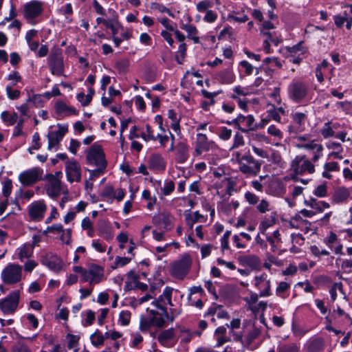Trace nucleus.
<instances>
[{
  "mask_svg": "<svg viewBox=\"0 0 352 352\" xmlns=\"http://www.w3.org/2000/svg\"><path fill=\"white\" fill-rule=\"evenodd\" d=\"M296 147L308 152L314 162H317L323 155L324 146L316 140H311L307 135L296 138Z\"/></svg>",
  "mask_w": 352,
  "mask_h": 352,
  "instance_id": "1",
  "label": "nucleus"
},
{
  "mask_svg": "<svg viewBox=\"0 0 352 352\" xmlns=\"http://www.w3.org/2000/svg\"><path fill=\"white\" fill-rule=\"evenodd\" d=\"M314 163L305 155H296L291 162V169L296 175L313 174L315 172Z\"/></svg>",
  "mask_w": 352,
  "mask_h": 352,
  "instance_id": "2",
  "label": "nucleus"
},
{
  "mask_svg": "<svg viewBox=\"0 0 352 352\" xmlns=\"http://www.w3.org/2000/svg\"><path fill=\"white\" fill-rule=\"evenodd\" d=\"M86 160L87 164L96 166L99 168H105L107 161L104 157V153L100 145L94 144L87 151Z\"/></svg>",
  "mask_w": 352,
  "mask_h": 352,
  "instance_id": "3",
  "label": "nucleus"
},
{
  "mask_svg": "<svg viewBox=\"0 0 352 352\" xmlns=\"http://www.w3.org/2000/svg\"><path fill=\"white\" fill-rule=\"evenodd\" d=\"M191 263L190 256L188 254L183 255L172 264L171 275L177 278L183 279L188 273Z\"/></svg>",
  "mask_w": 352,
  "mask_h": 352,
  "instance_id": "4",
  "label": "nucleus"
},
{
  "mask_svg": "<svg viewBox=\"0 0 352 352\" xmlns=\"http://www.w3.org/2000/svg\"><path fill=\"white\" fill-rule=\"evenodd\" d=\"M308 86L300 80L293 81L288 87V96L295 102H302L307 96Z\"/></svg>",
  "mask_w": 352,
  "mask_h": 352,
  "instance_id": "5",
  "label": "nucleus"
},
{
  "mask_svg": "<svg viewBox=\"0 0 352 352\" xmlns=\"http://www.w3.org/2000/svg\"><path fill=\"white\" fill-rule=\"evenodd\" d=\"M22 278V267L18 264H9L1 272V279L6 284L19 283Z\"/></svg>",
  "mask_w": 352,
  "mask_h": 352,
  "instance_id": "6",
  "label": "nucleus"
},
{
  "mask_svg": "<svg viewBox=\"0 0 352 352\" xmlns=\"http://www.w3.org/2000/svg\"><path fill=\"white\" fill-rule=\"evenodd\" d=\"M226 123L230 125L234 124L239 130L243 133H248L256 128L255 119L252 115L245 116L240 114L232 121H228Z\"/></svg>",
  "mask_w": 352,
  "mask_h": 352,
  "instance_id": "7",
  "label": "nucleus"
},
{
  "mask_svg": "<svg viewBox=\"0 0 352 352\" xmlns=\"http://www.w3.org/2000/svg\"><path fill=\"white\" fill-rule=\"evenodd\" d=\"M19 298V291H13L6 298L0 301V309L5 314H14L18 307Z\"/></svg>",
  "mask_w": 352,
  "mask_h": 352,
  "instance_id": "8",
  "label": "nucleus"
},
{
  "mask_svg": "<svg viewBox=\"0 0 352 352\" xmlns=\"http://www.w3.org/2000/svg\"><path fill=\"white\" fill-rule=\"evenodd\" d=\"M43 170L39 168H32L21 173L19 175V182L25 186H30L41 179Z\"/></svg>",
  "mask_w": 352,
  "mask_h": 352,
  "instance_id": "9",
  "label": "nucleus"
},
{
  "mask_svg": "<svg viewBox=\"0 0 352 352\" xmlns=\"http://www.w3.org/2000/svg\"><path fill=\"white\" fill-rule=\"evenodd\" d=\"M47 63L52 74L61 76L63 74L64 63L60 52H52L47 58Z\"/></svg>",
  "mask_w": 352,
  "mask_h": 352,
  "instance_id": "10",
  "label": "nucleus"
},
{
  "mask_svg": "<svg viewBox=\"0 0 352 352\" xmlns=\"http://www.w3.org/2000/svg\"><path fill=\"white\" fill-rule=\"evenodd\" d=\"M65 173L67 179L70 183L79 182L81 179V167L79 163L74 159L65 162Z\"/></svg>",
  "mask_w": 352,
  "mask_h": 352,
  "instance_id": "11",
  "label": "nucleus"
},
{
  "mask_svg": "<svg viewBox=\"0 0 352 352\" xmlns=\"http://www.w3.org/2000/svg\"><path fill=\"white\" fill-rule=\"evenodd\" d=\"M173 217L169 212L164 211L155 215L153 222L160 230L168 231L173 227Z\"/></svg>",
  "mask_w": 352,
  "mask_h": 352,
  "instance_id": "12",
  "label": "nucleus"
},
{
  "mask_svg": "<svg viewBox=\"0 0 352 352\" xmlns=\"http://www.w3.org/2000/svg\"><path fill=\"white\" fill-rule=\"evenodd\" d=\"M46 210L47 206L43 200L34 201L28 206L29 216L34 221L43 219Z\"/></svg>",
  "mask_w": 352,
  "mask_h": 352,
  "instance_id": "13",
  "label": "nucleus"
},
{
  "mask_svg": "<svg viewBox=\"0 0 352 352\" xmlns=\"http://www.w3.org/2000/svg\"><path fill=\"white\" fill-rule=\"evenodd\" d=\"M86 274L87 281H89L91 285L100 283L104 278L103 268L96 264H90L86 270Z\"/></svg>",
  "mask_w": 352,
  "mask_h": 352,
  "instance_id": "14",
  "label": "nucleus"
},
{
  "mask_svg": "<svg viewBox=\"0 0 352 352\" xmlns=\"http://www.w3.org/2000/svg\"><path fill=\"white\" fill-rule=\"evenodd\" d=\"M254 285L256 289L260 292L259 296L265 297L271 295L270 293V280L268 275L263 273L261 275L254 277Z\"/></svg>",
  "mask_w": 352,
  "mask_h": 352,
  "instance_id": "15",
  "label": "nucleus"
},
{
  "mask_svg": "<svg viewBox=\"0 0 352 352\" xmlns=\"http://www.w3.org/2000/svg\"><path fill=\"white\" fill-rule=\"evenodd\" d=\"M293 124L289 126L290 133H301L305 131V124L307 120V116L305 113L295 112L292 115Z\"/></svg>",
  "mask_w": 352,
  "mask_h": 352,
  "instance_id": "16",
  "label": "nucleus"
},
{
  "mask_svg": "<svg viewBox=\"0 0 352 352\" xmlns=\"http://www.w3.org/2000/svg\"><path fill=\"white\" fill-rule=\"evenodd\" d=\"M43 3L38 1H31L24 6V15L27 19H34L43 12Z\"/></svg>",
  "mask_w": 352,
  "mask_h": 352,
  "instance_id": "17",
  "label": "nucleus"
},
{
  "mask_svg": "<svg viewBox=\"0 0 352 352\" xmlns=\"http://www.w3.org/2000/svg\"><path fill=\"white\" fill-rule=\"evenodd\" d=\"M41 263L47 266L51 270L59 272L61 270L63 263L62 260L56 254L47 253L41 258Z\"/></svg>",
  "mask_w": 352,
  "mask_h": 352,
  "instance_id": "18",
  "label": "nucleus"
},
{
  "mask_svg": "<svg viewBox=\"0 0 352 352\" xmlns=\"http://www.w3.org/2000/svg\"><path fill=\"white\" fill-rule=\"evenodd\" d=\"M173 289L169 287H166L162 294L160 296L157 300H154L152 304L157 308L164 310V306L169 305L173 306L171 301L172 294Z\"/></svg>",
  "mask_w": 352,
  "mask_h": 352,
  "instance_id": "19",
  "label": "nucleus"
},
{
  "mask_svg": "<svg viewBox=\"0 0 352 352\" xmlns=\"http://www.w3.org/2000/svg\"><path fill=\"white\" fill-rule=\"evenodd\" d=\"M351 197L349 188L341 186L337 188L333 192L331 197V202L335 204L346 203Z\"/></svg>",
  "mask_w": 352,
  "mask_h": 352,
  "instance_id": "20",
  "label": "nucleus"
},
{
  "mask_svg": "<svg viewBox=\"0 0 352 352\" xmlns=\"http://www.w3.org/2000/svg\"><path fill=\"white\" fill-rule=\"evenodd\" d=\"M60 179L53 175H50L48 176V183L46 188L47 194L51 197H56L60 195Z\"/></svg>",
  "mask_w": 352,
  "mask_h": 352,
  "instance_id": "21",
  "label": "nucleus"
},
{
  "mask_svg": "<svg viewBox=\"0 0 352 352\" xmlns=\"http://www.w3.org/2000/svg\"><path fill=\"white\" fill-rule=\"evenodd\" d=\"M324 242L336 254H344L342 252L343 246L338 241V236L335 233L331 232L329 236L324 239Z\"/></svg>",
  "mask_w": 352,
  "mask_h": 352,
  "instance_id": "22",
  "label": "nucleus"
},
{
  "mask_svg": "<svg viewBox=\"0 0 352 352\" xmlns=\"http://www.w3.org/2000/svg\"><path fill=\"white\" fill-rule=\"evenodd\" d=\"M192 19L190 16H188V23H181V28L186 31L188 34L187 36L188 38L193 41L195 43H199V37H198L197 35L198 34V30L197 28L190 24V22L191 21Z\"/></svg>",
  "mask_w": 352,
  "mask_h": 352,
  "instance_id": "23",
  "label": "nucleus"
},
{
  "mask_svg": "<svg viewBox=\"0 0 352 352\" xmlns=\"http://www.w3.org/2000/svg\"><path fill=\"white\" fill-rule=\"evenodd\" d=\"M157 340L162 345H166L169 342H176L177 338L175 329L170 328L162 331L159 334Z\"/></svg>",
  "mask_w": 352,
  "mask_h": 352,
  "instance_id": "24",
  "label": "nucleus"
},
{
  "mask_svg": "<svg viewBox=\"0 0 352 352\" xmlns=\"http://www.w3.org/2000/svg\"><path fill=\"white\" fill-rule=\"evenodd\" d=\"M33 246L30 243H24L16 250L17 258L23 262L25 259L30 258L33 255Z\"/></svg>",
  "mask_w": 352,
  "mask_h": 352,
  "instance_id": "25",
  "label": "nucleus"
},
{
  "mask_svg": "<svg viewBox=\"0 0 352 352\" xmlns=\"http://www.w3.org/2000/svg\"><path fill=\"white\" fill-rule=\"evenodd\" d=\"M248 164L242 162L239 165V170L248 176H256L261 170V163H255V164Z\"/></svg>",
  "mask_w": 352,
  "mask_h": 352,
  "instance_id": "26",
  "label": "nucleus"
},
{
  "mask_svg": "<svg viewBox=\"0 0 352 352\" xmlns=\"http://www.w3.org/2000/svg\"><path fill=\"white\" fill-rule=\"evenodd\" d=\"M148 164L151 168L155 170H163L165 168V162L159 153L152 154L148 159Z\"/></svg>",
  "mask_w": 352,
  "mask_h": 352,
  "instance_id": "27",
  "label": "nucleus"
},
{
  "mask_svg": "<svg viewBox=\"0 0 352 352\" xmlns=\"http://www.w3.org/2000/svg\"><path fill=\"white\" fill-rule=\"evenodd\" d=\"M226 324L225 326H221L217 328L214 331V336L217 337V344L216 346H221L226 342L230 341V338L226 336L227 332Z\"/></svg>",
  "mask_w": 352,
  "mask_h": 352,
  "instance_id": "28",
  "label": "nucleus"
},
{
  "mask_svg": "<svg viewBox=\"0 0 352 352\" xmlns=\"http://www.w3.org/2000/svg\"><path fill=\"white\" fill-rule=\"evenodd\" d=\"M210 148L209 143L206 135L203 133L197 134V142L195 148L197 155H201L204 151H208Z\"/></svg>",
  "mask_w": 352,
  "mask_h": 352,
  "instance_id": "29",
  "label": "nucleus"
},
{
  "mask_svg": "<svg viewBox=\"0 0 352 352\" xmlns=\"http://www.w3.org/2000/svg\"><path fill=\"white\" fill-rule=\"evenodd\" d=\"M177 155V161L179 163H184L188 157V148L186 144L183 142L178 143L175 146Z\"/></svg>",
  "mask_w": 352,
  "mask_h": 352,
  "instance_id": "30",
  "label": "nucleus"
},
{
  "mask_svg": "<svg viewBox=\"0 0 352 352\" xmlns=\"http://www.w3.org/2000/svg\"><path fill=\"white\" fill-rule=\"evenodd\" d=\"M239 261L243 265L249 266L252 268H256L261 264L259 258L255 255L241 256Z\"/></svg>",
  "mask_w": 352,
  "mask_h": 352,
  "instance_id": "31",
  "label": "nucleus"
},
{
  "mask_svg": "<svg viewBox=\"0 0 352 352\" xmlns=\"http://www.w3.org/2000/svg\"><path fill=\"white\" fill-rule=\"evenodd\" d=\"M56 113L62 116H69L70 114H76V111L75 109L70 108L66 105L63 102L58 101L55 104Z\"/></svg>",
  "mask_w": 352,
  "mask_h": 352,
  "instance_id": "32",
  "label": "nucleus"
},
{
  "mask_svg": "<svg viewBox=\"0 0 352 352\" xmlns=\"http://www.w3.org/2000/svg\"><path fill=\"white\" fill-rule=\"evenodd\" d=\"M324 170L322 173V176L327 179H331L332 175L330 172H336L339 170V166L338 162H330L324 164Z\"/></svg>",
  "mask_w": 352,
  "mask_h": 352,
  "instance_id": "33",
  "label": "nucleus"
},
{
  "mask_svg": "<svg viewBox=\"0 0 352 352\" xmlns=\"http://www.w3.org/2000/svg\"><path fill=\"white\" fill-rule=\"evenodd\" d=\"M219 79L226 84H231L234 80V75L230 69H226L219 73Z\"/></svg>",
  "mask_w": 352,
  "mask_h": 352,
  "instance_id": "34",
  "label": "nucleus"
},
{
  "mask_svg": "<svg viewBox=\"0 0 352 352\" xmlns=\"http://www.w3.org/2000/svg\"><path fill=\"white\" fill-rule=\"evenodd\" d=\"M306 203L307 206L318 210L320 212H322L324 209L329 208L330 207L329 203L323 201L318 202L315 199H311L308 201H306Z\"/></svg>",
  "mask_w": 352,
  "mask_h": 352,
  "instance_id": "35",
  "label": "nucleus"
},
{
  "mask_svg": "<svg viewBox=\"0 0 352 352\" xmlns=\"http://www.w3.org/2000/svg\"><path fill=\"white\" fill-rule=\"evenodd\" d=\"M48 138V149H52L54 146L57 145L63 139L61 135L57 132H50L47 135Z\"/></svg>",
  "mask_w": 352,
  "mask_h": 352,
  "instance_id": "36",
  "label": "nucleus"
},
{
  "mask_svg": "<svg viewBox=\"0 0 352 352\" xmlns=\"http://www.w3.org/2000/svg\"><path fill=\"white\" fill-rule=\"evenodd\" d=\"M320 134L325 139L333 137L335 135V131H333L330 122H325L323 126L320 130Z\"/></svg>",
  "mask_w": 352,
  "mask_h": 352,
  "instance_id": "37",
  "label": "nucleus"
},
{
  "mask_svg": "<svg viewBox=\"0 0 352 352\" xmlns=\"http://www.w3.org/2000/svg\"><path fill=\"white\" fill-rule=\"evenodd\" d=\"M324 347V341L322 338H316L313 340L309 346V349L312 352H317L322 350Z\"/></svg>",
  "mask_w": 352,
  "mask_h": 352,
  "instance_id": "38",
  "label": "nucleus"
},
{
  "mask_svg": "<svg viewBox=\"0 0 352 352\" xmlns=\"http://www.w3.org/2000/svg\"><path fill=\"white\" fill-rule=\"evenodd\" d=\"M337 290H338L342 294H344L343 292V285L341 282L334 283L329 290L331 298L333 301H335L337 297Z\"/></svg>",
  "mask_w": 352,
  "mask_h": 352,
  "instance_id": "39",
  "label": "nucleus"
},
{
  "mask_svg": "<svg viewBox=\"0 0 352 352\" xmlns=\"http://www.w3.org/2000/svg\"><path fill=\"white\" fill-rule=\"evenodd\" d=\"M131 314L130 311H122L119 314L118 322L122 326H126L129 324L131 320Z\"/></svg>",
  "mask_w": 352,
  "mask_h": 352,
  "instance_id": "40",
  "label": "nucleus"
},
{
  "mask_svg": "<svg viewBox=\"0 0 352 352\" xmlns=\"http://www.w3.org/2000/svg\"><path fill=\"white\" fill-rule=\"evenodd\" d=\"M91 343L95 346H99L103 344L104 341V336L99 331H96L91 336Z\"/></svg>",
  "mask_w": 352,
  "mask_h": 352,
  "instance_id": "41",
  "label": "nucleus"
},
{
  "mask_svg": "<svg viewBox=\"0 0 352 352\" xmlns=\"http://www.w3.org/2000/svg\"><path fill=\"white\" fill-rule=\"evenodd\" d=\"M27 102H32V105L36 108L41 107L44 103L43 96L40 94H34L28 99Z\"/></svg>",
  "mask_w": 352,
  "mask_h": 352,
  "instance_id": "42",
  "label": "nucleus"
},
{
  "mask_svg": "<svg viewBox=\"0 0 352 352\" xmlns=\"http://www.w3.org/2000/svg\"><path fill=\"white\" fill-rule=\"evenodd\" d=\"M275 223L276 218L274 216H270L269 218H265L261 223L260 230L263 232L267 228L272 226Z\"/></svg>",
  "mask_w": 352,
  "mask_h": 352,
  "instance_id": "43",
  "label": "nucleus"
},
{
  "mask_svg": "<svg viewBox=\"0 0 352 352\" xmlns=\"http://www.w3.org/2000/svg\"><path fill=\"white\" fill-rule=\"evenodd\" d=\"M1 118L4 122H8L10 125H13L16 122L18 116L16 113L10 114L8 111H3L1 113Z\"/></svg>",
  "mask_w": 352,
  "mask_h": 352,
  "instance_id": "44",
  "label": "nucleus"
},
{
  "mask_svg": "<svg viewBox=\"0 0 352 352\" xmlns=\"http://www.w3.org/2000/svg\"><path fill=\"white\" fill-rule=\"evenodd\" d=\"M245 144V141L243 135L239 133H236L234 136V142L230 150L239 148Z\"/></svg>",
  "mask_w": 352,
  "mask_h": 352,
  "instance_id": "45",
  "label": "nucleus"
},
{
  "mask_svg": "<svg viewBox=\"0 0 352 352\" xmlns=\"http://www.w3.org/2000/svg\"><path fill=\"white\" fill-rule=\"evenodd\" d=\"M232 133L231 129L222 126L219 129L218 135L223 140H228L231 138Z\"/></svg>",
  "mask_w": 352,
  "mask_h": 352,
  "instance_id": "46",
  "label": "nucleus"
},
{
  "mask_svg": "<svg viewBox=\"0 0 352 352\" xmlns=\"http://www.w3.org/2000/svg\"><path fill=\"white\" fill-rule=\"evenodd\" d=\"M261 331L258 328H253L246 336V344L250 345L260 335Z\"/></svg>",
  "mask_w": 352,
  "mask_h": 352,
  "instance_id": "47",
  "label": "nucleus"
},
{
  "mask_svg": "<svg viewBox=\"0 0 352 352\" xmlns=\"http://www.w3.org/2000/svg\"><path fill=\"white\" fill-rule=\"evenodd\" d=\"M116 68L120 73H125L128 70L129 61L127 59H121L116 61Z\"/></svg>",
  "mask_w": 352,
  "mask_h": 352,
  "instance_id": "48",
  "label": "nucleus"
},
{
  "mask_svg": "<svg viewBox=\"0 0 352 352\" xmlns=\"http://www.w3.org/2000/svg\"><path fill=\"white\" fill-rule=\"evenodd\" d=\"M142 138L145 141H148V140L155 141L157 140V138L154 135L149 124L146 125V130H145V131L142 132Z\"/></svg>",
  "mask_w": 352,
  "mask_h": 352,
  "instance_id": "49",
  "label": "nucleus"
},
{
  "mask_svg": "<svg viewBox=\"0 0 352 352\" xmlns=\"http://www.w3.org/2000/svg\"><path fill=\"white\" fill-rule=\"evenodd\" d=\"M151 313L153 315L152 320L153 326H156L157 327H162L164 325L165 319L162 316H158L157 314H155V311L153 310H151Z\"/></svg>",
  "mask_w": 352,
  "mask_h": 352,
  "instance_id": "50",
  "label": "nucleus"
},
{
  "mask_svg": "<svg viewBox=\"0 0 352 352\" xmlns=\"http://www.w3.org/2000/svg\"><path fill=\"white\" fill-rule=\"evenodd\" d=\"M175 189V184L173 181H168L164 183V187L161 190L164 195H169Z\"/></svg>",
  "mask_w": 352,
  "mask_h": 352,
  "instance_id": "51",
  "label": "nucleus"
},
{
  "mask_svg": "<svg viewBox=\"0 0 352 352\" xmlns=\"http://www.w3.org/2000/svg\"><path fill=\"white\" fill-rule=\"evenodd\" d=\"M278 352H300V350L296 344H289L280 346Z\"/></svg>",
  "mask_w": 352,
  "mask_h": 352,
  "instance_id": "52",
  "label": "nucleus"
},
{
  "mask_svg": "<svg viewBox=\"0 0 352 352\" xmlns=\"http://www.w3.org/2000/svg\"><path fill=\"white\" fill-rule=\"evenodd\" d=\"M245 199L246 201L249 203L250 205H255L257 204L259 201V198L258 196H256L255 194L251 192H246L245 193Z\"/></svg>",
  "mask_w": 352,
  "mask_h": 352,
  "instance_id": "53",
  "label": "nucleus"
},
{
  "mask_svg": "<svg viewBox=\"0 0 352 352\" xmlns=\"http://www.w3.org/2000/svg\"><path fill=\"white\" fill-rule=\"evenodd\" d=\"M12 188V184L11 179H7L3 183L2 192L6 197H8L11 194Z\"/></svg>",
  "mask_w": 352,
  "mask_h": 352,
  "instance_id": "54",
  "label": "nucleus"
},
{
  "mask_svg": "<svg viewBox=\"0 0 352 352\" xmlns=\"http://www.w3.org/2000/svg\"><path fill=\"white\" fill-rule=\"evenodd\" d=\"M261 213H265L270 210V203L265 199H261L256 206Z\"/></svg>",
  "mask_w": 352,
  "mask_h": 352,
  "instance_id": "55",
  "label": "nucleus"
},
{
  "mask_svg": "<svg viewBox=\"0 0 352 352\" xmlns=\"http://www.w3.org/2000/svg\"><path fill=\"white\" fill-rule=\"evenodd\" d=\"M314 195L318 197H324L327 195V186L324 184H320L316 187L314 190Z\"/></svg>",
  "mask_w": 352,
  "mask_h": 352,
  "instance_id": "56",
  "label": "nucleus"
},
{
  "mask_svg": "<svg viewBox=\"0 0 352 352\" xmlns=\"http://www.w3.org/2000/svg\"><path fill=\"white\" fill-rule=\"evenodd\" d=\"M67 340H68V344L67 346L69 349H74L78 342L79 340V336L72 334H68L67 336Z\"/></svg>",
  "mask_w": 352,
  "mask_h": 352,
  "instance_id": "57",
  "label": "nucleus"
},
{
  "mask_svg": "<svg viewBox=\"0 0 352 352\" xmlns=\"http://www.w3.org/2000/svg\"><path fill=\"white\" fill-rule=\"evenodd\" d=\"M104 25L107 28L111 30L113 35L117 34L118 32V29L120 27V23L118 21H104Z\"/></svg>",
  "mask_w": 352,
  "mask_h": 352,
  "instance_id": "58",
  "label": "nucleus"
},
{
  "mask_svg": "<svg viewBox=\"0 0 352 352\" xmlns=\"http://www.w3.org/2000/svg\"><path fill=\"white\" fill-rule=\"evenodd\" d=\"M131 259L130 258L127 257H116L114 262L115 268L118 267H124V265H127L131 261Z\"/></svg>",
  "mask_w": 352,
  "mask_h": 352,
  "instance_id": "59",
  "label": "nucleus"
},
{
  "mask_svg": "<svg viewBox=\"0 0 352 352\" xmlns=\"http://www.w3.org/2000/svg\"><path fill=\"white\" fill-rule=\"evenodd\" d=\"M267 133L271 135L274 136L275 138H278L279 139H281L283 138L282 132L274 125H270L268 127Z\"/></svg>",
  "mask_w": 352,
  "mask_h": 352,
  "instance_id": "60",
  "label": "nucleus"
},
{
  "mask_svg": "<svg viewBox=\"0 0 352 352\" xmlns=\"http://www.w3.org/2000/svg\"><path fill=\"white\" fill-rule=\"evenodd\" d=\"M6 93H7L8 97L11 100L16 99L20 96V91L16 90V89H15V90L12 89V88L10 85H8L6 87Z\"/></svg>",
  "mask_w": 352,
  "mask_h": 352,
  "instance_id": "61",
  "label": "nucleus"
},
{
  "mask_svg": "<svg viewBox=\"0 0 352 352\" xmlns=\"http://www.w3.org/2000/svg\"><path fill=\"white\" fill-rule=\"evenodd\" d=\"M63 234L60 236V240L64 242L65 243L69 245L71 243V235H72V230L71 229H67L64 230L63 232H62Z\"/></svg>",
  "mask_w": 352,
  "mask_h": 352,
  "instance_id": "62",
  "label": "nucleus"
},
{
  "mask_svg": "<svg viewBox=\"0 0 352 352\" xmlns=\"http://www.w3.org/2000/svg\"><path fill=\"white\" fill-rule=\"evenodd\" d=\"M11 352H31V350L27 345L19 343L12 346Z\"/></svg>",
  "mask_w": 352,
  "mask_h": 352,
  "instance_id": "63",
  "label": "nucleus"
},
{
  "mask_svg": "<svg viewBox=\"0 0 352 352\" xmlns=\"http://www.w3.org/2000/svg\"><path fill=\"white\" fill-rule=\"evenodd\" d=\"M101 195L104 197L113 199L114 189L111 186H107L103 189Z\"/></svg>",
  "mask_w": 352,
  "mask_h": 352,
  "instance_id": "64",
  "label": "nucleus"
}]
</instances>
